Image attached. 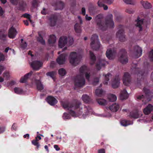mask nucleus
<instances>
[{
    "label": "nucleus",
    "instance_id": "1",
    "mask_svg": "<svg viewBox=\"0 0 153 153\" xmlns=\"http://www.w3.org/2000/svg\"><path fill=\"white\" fill-rule=\"evenodd\" d=\"M63 107L69 111L70 114L73 117L80 116L82 115L85 118L92 111V109L89 106H84L82 108L80 102L76 103L63 102L62 104Z\"/></svg>",
    "mask_w": 153,
    "mask_h": 153
},
{
    "label": "nucleus",
    "instance_id": "2",
    "mask_svg": "<svg viewBox=\"0 0 153 153\" xmlns=\"http://www.w3.org/2000/svg\"><path fill=\"white\" fill-rule=\"evenodd\" d=\"M113 16L110 14L107 17L105 21L102 20L103 18V15L102 14H99L96 16L94 18L97 27L100 29L104 30L108 27H113L114 23L112 21Z\"/></svg>",
    "mask_w": 153,
    "mask_h": 153
},
{
    "label": "nucleus",
    "instance_id": "3",
    "mask_svg": "<svg viewBox=\"0 0 153 153\" xmlns=\"http://www.w3.org/2000/svg\"><path fill=\"white\" fill-rule=\"evenodd\" d=\"M87 68L86 66L83 65L82 66L79 70V74L76 75L74 79V85L78 87H82L85 85V83L84 78L85 74L86 79L88 81L89 80L90 73L87 72Z\"/></svg>",
    "mask_w": 153,
    "mask_h": 153
},
{
    "label": "nucleus",
    "instance_id": "4",
    "mask_svg": "<svg viewBox=\"0 0 153 153\" xmlns=\"http://www.w3.org/2000/svg\"><path fill=\"white\" fill-rule=\"evenodd\" d=\"M73 38L70 36H62L61 37L59 41L58 46L59 48H62L66 45L70 46L74 43Z\"/></svg>",
    "mask_w": 153,
    "mask_h": 153
},
{
    "label": "nucleus",
    "instance_id": "5",
    "mask_svg": "<svg viewBox=\"0 0 153 153\" xmlns=\"http://www.w3.org/2000/svg\"><path fill=\"white\" fill-rule=\"evenodd\" d=\"M70 64L73 66H76L80 62L79 55L75 52H71L68 57Z\"/></svg>",
    "mask_w": 153,
    "mask_h": 153
},
{
    "label": "nucleus",
    "instance_id": "6",
    "mask_svg": "<svg viewBox=\"0 0 153 153\" xmlns=\"http://www.w3.org/2000/svg\"><path fill=\"white\" fill-rule=\"evenodd\" d=\"M143 91L145 93V96L143 95H139L137 97V99L138 100H142L143 102L146 100V102H145L144 103L146 104V103L150 100V98L153 96V93L151 92L148 89L146 88H143Z\"/></svg>",
    "mask_w": 153,
    "mask_h": 153
},
{
    "label": "nucleus",
    "instance_id": "7",
    "mask_svg": "<svg viewBox=\"0 0 153 153\" xmlns=\"http://www.w3.org/2000/svg\"><path fill=\"white\" fill-rule=\"evenodd\" d=\"M91 46L94 50H98L101 47L100 42L98 39V36L96 34L93 35L91 37Z\"/></svg>",
    "mask_w": 153,
    "mask_h": 153
},
{
    "label": "nucleus",
    "instance_id": "8",
    "mask_svg": "<svg viewBox=\"0 0 153 153\" xmlns=\"http://www.w3.org/2000/svg\"><path fill=\"white\" fill-rule=\"evenodd\" d=\"M118 60L123 64H125L128 62V59L126 52L124 50L120 51L119 54Z\"/></svg>",
    "mask_w": 153,
    "mask_h": 153
},
{
    "label": "nucleus",
    "instance_id": "9",
    "mask_svg": "<svg viewBox=\"0 0 153 153\" xmlns=\"http://www.w3.org/2000/svg\"><path fill=\"white\" fill-rule=\"evenodd\" d=\"M122 80L123 83L125 85H129L131 83V79L130 74L128 72L124 73Z\"/></svg>",
    "mask_w": 153,
    "mask_h": 153
},
{
    "label": "nucleus",
    "instance_id": "10",
    "mask_svg": "<svg viewBox=\"0 0 153 153\" xmlns=\"http://www.w3.org/2000/svg\"><path fill=\"white\" fill-rule=\"evenodd\" d=\"M68 56L67 53H63L60 55L56 59L57 62L59 65L64 64Z\"/></svg>",
    "mask_w": 153,
    "mask_h": 153
},
{
    "label": "nucleus",
    "instance_id": "11",
    "mask_svg": "<svg viewBox=\"0 0 153 153\" xmlns=\"http://www.w3.org/2000/svg\"><path fill=\"white\" fill-rule=\"evenodd\" d=\"M30 65L34 70H38L42 66V63L39 61L35 60L31 62Z\"/></svg>",
    "mask_w": 153,
    "mask_h": 153
},
{
    "label": "nucleus",
    "instance_id": "12",
    "mask_svg": "<svg viewBox=\"0 0 153 153\" xmlns=\"http://www.w3.org/2000/svg\"><path fill=\"white\" fill-rule=\"evenodd\" d=\"M116 54V52L113 49H108L106 52L107 57L110 60L113 59L115 57Z\"/></svg>",
    "mask_w": 153,
    "mask_h": 153
},
{
    "label": "nucleus",
    "instance_id": "13",
    "mask_svg": "<svg viewBox=\"0 0 153 153\" xmlns=\"http://www.w3.org/2000/svg\"><path fill=\"white\" fill-rule=\"evenodd\" d=\"M142 54V49L141 48L138 46H135L134 48L133 56L135 58H137L140 56Z\"/></svg>",
    "mask_w": 153,
    "mask_h": 153
},
{
    "label": "nucleus",
    "instance_id": "14",
    "mask_svg": "<svg viewBox=\"0 0 153 153\" xmlns=\"http://www.w3.org/2000/svg\"><path fill=\"white\" fill-rule=\"evenodd\" d=\"M120 79L118 76L115 77L112 82L111 85L113 88H117L119 86Z\"/></svg>",
    "mask_w": 153,
    "mask_h": 153
},
{
    "label": "nucleus",
    "instance_id": "15",
    "mask_svg": "<svg viewBox=\"0 0 153 153\" xmlns=\"http://www.w3.org/2000/svg\"><path fill=\"white\" fill-rule=\"evenodd\" d=\"M17 34L16 29L13 27H11L9 30L8 33V37L11 39H13Z\"/></svg>",
    "mask_w": 153,
    "mask_h": 153
},
{
    "label": "nucleus",
    "instance_id": "16",
    "mask_svg": "<svg viewBox=\"0 0 153 153\" xmlns=\"http://www.w3.org/2000/svg\"><path fill=\"white\" fill-rule=\"evenodd\" d=\"M116 36L121 42L124 41L125 40V36L123 34V30L122 29L118 31L116 33Z\"/></svg>",
    "mask_w": 153,
    "mask_h": 153
},
{
    "label": "nucleus",
    "instance_id": "17",
    "mask_svg": "<svg viewBox=\"0 0 153 153\" xmlns=\"http://www.w3.org/2000/svg\"><path fill=\"white\" fill-rule=\"evenodd\" d=\"M136 64H133L132 65V68H131L133 71H134V72H135V73L137 74V76H139L140 77H141V78L142 76L144 75L145 76L146 74H145L144 73H143V72L142 71H139V70L138 68H136Z\"/></svg>",
    "mask_w": 153,
    "mask_h": 153
},
{
    "label": "nucleus",
    "instance_id": "18",
    "mask_svg": "<svg viewBox=\"0 0 153 153\" xmlns=\"http://www.w3.org/2000/svg\"><path fill=\"white\" fill-rule=\"evenodd\" d=\"M153 110V106L150 104H149L146 108H144L143 111L146 115L149 114Z\"/></svg>",
    "mask_w": 153,
    "mask_h": 153
},
{
    "label": "nucleus",
    "instance_id": "19",
    "mask_svg": "<svg viewBox=\"0 0 153 153\" xmlns=\"http://www.w3.org/2000/svg\"><path fill=\"white\" fill-rule=\"evenodd\" d=\"M46 100L51 105H54L57 102V101L55 98L51 96L48 97Z\"/></svg>",
    "mask_w": 153,
    "mask_h": 153
},
{
    "label": "nucleus",
    "instance_id": "20",
    "mask_svg": "<svg viewBox=\"0 0 153 153\" xmlns=\"http://www.w3.org/2000/svg\"><path fill=\"white\" fill-rule=\"evenodd\" d=\"M106 63H107V62L104 59L101 60L96 65V69L98 70H100L101 68L102 67H104Z\"/></svg>",
    "mask_w": 153,
    "mask_h": 153
},
{
    "label": "nucleus",
    "instance_id": "21",
    "mask_svg": "<svg viewBox=\"0 0 153 153\" xmlns=\"http://www.w3.org/2000/svg\"><path fill=\"white\" fill-rule=\"evenodd\" d=\"M140 3L143 7L146 9H151L152 7L151 4L148 1L142 0L140 1Z\"/></svg>",
    "mask_w": 153,
    "mask_h": 153
},
{
    "label": "nucleus",
    "instance_id": "22",
    "mask_svg": "<svg viewBox=\"0 0 153 153\" xmlns=\"http://www.w3.org/2000/svg\"><path fill=\"white\" fill-rule=\"evenodd\" d=\"M109 108L111 111L116 112L119 109L120 105L117 103H114L110 106Z\"/></svg>",
    "mask_w": 153,
    "mask_h": 153
},
{
    "label": "nucleus",
    "instance_id": "23",
    "mask_svg": "<svg viewBox=\"0 0 153 153\" xmlns=\"http://www.w3.org/2000/svg\"><path fill=\"white\" fill-rule=\"evenodd\" d=\"M141 112L137 110L132 111L130 113V116L132 118H137L141 114Z\"/></svg>",
    "mask_w": 153,
    "mask_h": 153
},
{
    "label": "nucleus",
    "instance_id": "24",
    "mask_svg": "<svg viewBox=\"0 0 153 153\" xmlns=\"http://www.w3.org/2000/svg\"><path fill=\"white\" fill-rule=\"evenodd\" d=\"M33 74L32 71H30L29 73L25 75L24 76L21 77L20 80V82L21 83H25L29 78Z\"/></svg>",
    "mask_w": 153,
    "mask_h": 153
},
{
    "label": "nucleus",
    "instance_id": "25",
    "mask_svg": "<svg viewBox=\"0 0 153 153\" xmlns=\"http://www.w3.org/2000/svg\"><path fill=\"white\" fill-rule=\"evenodd\" d=\"M57 17L55 16H52L49 18V25L51 26H54L56 24Z\"/></svg>",
    "mask_w": 153,
    "mask_h": 153
},
{
    "label": "nucleus",
    "instance_id": "26",
    "mask_svg": "<svg viewBox=\"0 0 153 153\" xmlns=\"http://www.w3.org/2000/svg\"><path fill=\"white\" fill-rule=\"evenodd\" d=\"M143 19L139 20V19H138L135 22H136V24H135L136 26L139 28V31H141L142 30V25H143Z\"/></svg>",
    "mask_w": 153,
    "mask_h": 153
},
{
    "label": "nucleus",
    "instance_id": "27",
    "mask_svg": "<svg viewBox=\"0 0 153 153\" xmlns=\"http://www.w3.org/2000/svg\"><path fill=\"white\" fill-rule=\"evenodd\" d=\"M82 99L85 102L88 103L91 101V97L87 94H83L82 97Z\"/></svg>",
    "mask_w": 153,
    "mask_h": 153
},
{
    "label": "nucleus",
    "instance_id": "28",
    "mask_svg": "<svg viewBox=\"0 0 153 153\" xmlns=\"http://www.w3.org/2000/svg\"><path fill=\"white\" fill-rule=\"evenodd\" d=\"M128 97V95L126 90H124L121 91L120 98V99L122 100H124L126 99Z\"/></svg>",
    "mask_w": 153,
    "mask_h": 153
},
{
    "label": "nucleus",
    "instance_id": "29",
    "mask_svg": "<svg viewBox=\"0 0 153 153\" xmlns=\"http://www.w3.org/2000/svg\"><path fill=\"white\" fill-rule=\"evenodd\" d=\"M56 37L54 35H50L48 39V42L50 45L53 44L56 42Z\"/></svg>",
    "mask_w": 153,
    "mask_h": 153
},
{
    "label": "nucleus",
    "instance_id": "30",
    "mask_svg": "<svg viewBox=\"0 0 153 153\" xmlns=\"http://www.w3.org/2000/svg\"><path fill=\"white\" fill-rule=\"evenodd\" d=\"M43 32L42 31L38 32V34L39 37L37 38V40L42 45H44L45 43V42L43 39L42 36V35L43 34Z\"/></svg>",
    "mask_w": 153,
    "mask_h": 153
},
{
    "label": "nucleus",
    "instance_id": "31",
    "mask_svg": "<svg viewBox=\"0 0 153 153\" xmlns=\"http://www.w3.org/2000/svg\"><path fill=\"white\" fill-rule=\"evenodd\" d=\"M120 123L121 125L124 126H126L130 125L133 124V122L131 121H128L126 120H123L120 122Z\"/></svg>",
    "mask_w": 153,
    "mask_h": 153
},
{
    "label": "nucleus",
    "instance_id": "32",
    "mask_svg": "<svg viewBox=\"0 0 153 153\" xmlns=\"http://www.w3.org/2000/svg\"><path fill=\"white\" fill-rule=\"evenodd\" d=\"M90 54L91 59L90 64L92 65L94 64L96 58L94 54L91 51H90Z\"/></svg>",
    "mask_w": 153,
    "mask_h": 153
},
{
    "label": "nucleus",
    "instance_id": "33",
    "mask_svg": "<svg viewBox=\"0 0 153 153\" xmlns=\"http://www.w3.org/2000/svg\"><path fill=\"white\" fill-rule=\"evenodd\" d=\"M105 76V80L103 82V83L105 85H107L108 82L111 76V75L109 73H108L107 74L103 75Z\"/></svg>",
    "mask_w": 153,
    "mask_h": 153
},
{
    "label": "nucleus",
    "instance_id": "34",
    "mask_svg": "<svg viewBox=\"0 0 153 153\" xmlns=\"http://www.w3.org/2000/svg\"><path fill=\"white\" fill-rule=\"evenodd\" d=\"M108 99L110 101L114 102L116 100L117 97L115 95L110 94L108 95Z\"/></svg>",
    "mask_w": 153,
    "mask_h": 153
},
{
    "label": "nucleus",
    "instance_id": "35",
    "mask_svg": "<svg viewBox=\"0 0 153 153\" xmlns=\"http://www.w3.org/2000/svg\"><path fill=\"white\" fill-rule=\"evenodd\" d=\"M104 91L101 89H97L95 91L96 95L98 97H101L104 94Z\"/></svg>",
    "mask_w": 153,
    "mask_h": 153
},
{
    "label": "nucleus",
    "instance_id": "36",
    "mask_svg": "<svg viewBox=\"0 0 153 153\" xmlns=\"http://www.w3.org/2000/svg\"><path fill=\"white\" fill-rule=\"evenodd\" d=\"M14 91L16 94H22L24 93L23 89L20 88H14Z\"/></svg>",
    "mask_w": 153,
    "mask_h": 153
},
{
    "label": "nucleus",
    "instance_id": "37",
    "mask_svg": "<svg viewBox=\"0 0 153 153\" xmlns=\"http://www.w3.org/2000/svg\"><path fill=\"white\" fill-rule=\"evenodd\" d=\"M27 7V4L26 2L22 1L19 3V7L20 10H24Z\"/></svg>",
    "mask_w": 153,
    "mask_h": 153
},
{
    "label": "nucleus",
    "instance_id": "38",
    "mask_svg": "<svg viewBox=\"0 0 153 153\" xmlns=\"http://www.w3.org/2000/svg\"><path fill=\"white\" fill-rule=\"evenodd\" d=\"M36 83L37 85V88L38 90L41 91L43 89V86L40 81L38 80H36Z\"/></svg>",
    "mask_w": 153,
    "mask_h": 153
},
{
    "label": "nucleus",
    "instance_id": "39",
    "mask_svg": "<svg viewBox=\"0 0 153 153\" xmlns=\"http://www.w3.org/2000/svg\"><path fill=\"white\" fill-rule=\"evenodd\" d=\"M97 101L101 105H105L107 104V101L104 99H98L97 100Z\"/></svg>",
    "mask_w": 153,
    "mask_h": 153
},
{
    "label": "nucleus",
    "instance_id": "40",
    "mask_svg": "<svg viewBox=\"0 0 153 153\" xmlns=\"http://www.w3.org/2000/svg\"><path fill=\"white\" fill-rule=\"evenodd\" d=\"M97 4L100 7H103L104 10H107L108 9V7L104 3H102L101 1H98Z\"/></svg>",
    "mask_w": 153,
    "mask_h": 153
},
{
    "label": "nucleus",
    "instance_id": "41",
    "mask_svg": "<svg viewBox=\"0 0 153 153\" xmlns=\"http://www.w3.org/2000/svg\"><path fill=\"white\" fill-rule=\"evenodd\" d=\"M54 6H56L57 7L58 9H62L63 8L64 6V3L61 1H59L55 5H53Z\"/></svg>",
    "mask_w": 153,
    "mask_h": 153
},
{
    "label": "nucleus",
    "instance_id": "42",
    "mask_svg": "<svg viewBox=\"0 0 153 153\" xmlns=\"http://www.w3.org/2000/svg\"><path fill=\"white\" fill-rule=\"evenodd\" d=\"M56 74V72L53 71L48 72L46 74L47 76H50L53 79H54V76Z\"/></svg>",
    "mask_w": 153,
    "mask_h": 153
},
{
    "label": "nucleus",
    "instance_id": "43",
    "mask_svg": "<svg viewBox=\"0 0 153 153\" xmlns=\"http://www.w3.org/2000/svg\"><path fill=\"white\" fill-rule=\"evenodd\" d=\"M74 27L75 31L77 33L81 32V29L80 25L78 24H76L74 26Z\"/></svg>",
    "mask_w": 153,
    "mask_h": 153
},
{
    "label": "nucleus",
    "instance_id": "44",
    "mask_svg": "<svg viewBox=\"0 0 153 153\" xmlns=\"http://www.w3.org/2000/svg\"><path fill=\"white\" fill-rule=\"evenodd\" d=\"M59 74L62 76H64L66 74V71L63 68L60 69L58 71Z\"/></svg>",
    "mask_w": 153,
    "mask_h": 153
},
{
    "label": "nucleus",
    "instance_id": "45",
    "mask_svg": "<svg viewBox=\"0 0 153 153\" xmlns=\"http://www.w3.org/2000/svg\"><path fill=\"white\" fill-rule=\"evenodd\" d=\"M3 77L7 79H9L10 77V74L9 72L7 71H4L3 74Z\"/></svg>",
    "mask_w": 153,
    "mask_h": 153
},
{
    "label": "nucleus",
    "instance_id": "46",
    "mask_svg": "<svg viewBox=\"0 0 153 153\" xmlns=\"http://www.w3.org/2000/svg\"><path fill=\"white\" fill-rule=\"evenodd\" d=\"M99 1H102V3H103L104 4H111L113 2V0H99Z\"/></svg>",
    "mask_w": 153,
    "mask_h": 153
},
{
    "label": "nucleus",
    "instance_id": "47",
    "mask_svg": "<svg viewBox=\"0 0 153 153\" xmlns=\"http://www.w3.org/2000/svg\"><path fill=\"white\" fill-rule=\"evenodd\" d=\"M123 1L127 4H133L135 2V0H123Z\"/></svg>",
    "mask_w": 153,
    "mask_h": 153
},
{
    "label": "nucleus",
    "instance_id": "48",
    "mask_svg": "<svg viewBox=\"0 0 153 153\" xmlns=\"http://www.w3.org/2000/svg\"><path fill=\"white\" fill-rule=\"evenodd\" d=\"M6 34H4L1 31H0V39L4 40L5 39V38L6 37Z\"/></svg>",
    "mask_w": 153,
    "mask_h": 153
},
{
    "label": "nucleus",
    "instance_id": "49",
    "mask_svg": "<svg viewBox=\"0 0 153 153\" xmlns=\"http://www.w3.org/2000/svg\"><path fill=\"white\" fill-rule=\"evenodd\" d=\"M63 118L65 120L69 119L71 118V116L69 114L67 113H65L63 116Z\"/></svg>",
    "mask_w": 153,
    "mask_h": 153
},
{
    "label": "nucleus",
    "instance_id": "50",
    "mask_svg": "<svg viewBox=\"0 0 153 153\" xmlns=\"http://www.w3.org/2000/svg\"><path fill=\"white\" fill-rule=\"evenodd\" d=\"M32 143L33 145L36 146L38 149L39 148L40 146V145L38 142L37 141H36V140H32Z\"/></svg>",
    "mask_w": 153,
    "mask_h": 153
},
{
    "label": "nucleus",
    "instance_id": "51",
    "mask_svg": "<svg viewBox=\"0 0 153 153\" xmlns=\"http://www.w3.org/2000/svg\"><path fill=\"white\" fill-rule=\"evenodd\" d=\"M126 12L129 14H132L134 12V11L131 9L128 8L126 10Z\"/></svg>",
    "mask_w": 153,
    "mask_h": 153
},
{
    "label": "nucleus",
    "instance_id": "52",
    "mask_svg": "<svg viewBox=\"0 0 153 153\" xmlns=\"http://www.w3.org/2000/svg\"><path fill=\"white\" fill-rule=\"evenodd\" d=\"M5 69V67L3 65L0 64V75H1L3 71Z\"/></svg>",
    "mask_w": 153,
    "mask_h": 153
},
{
    "label": "nucleus",
    "instance_id": "53",
    "mask_svg": "<svg viewBox=\"0 0 153 153\" xmlns=\"http://www.w3.org/2000/svg\"><path fill=\"white\" fill-rule=\"evenodd\" d=\"M5 59L4 55L2 53H0V62L4 61Z\"/></svg>",
    "mask_w": 153,
    "mask_h": 153
},
{
    "label": "nucleus",
    "instance_id": "54",
    "mask_svg": "<svg viewBox=\"0 0 153 153\" xmlns=\"http://www.w3.org/2000/svg\"><path fill=\"white\" fill-rule=\"evenodd\" d=\"M149 57L153 61V50H152L149 52Z\"/></svg>",
    "mask_w": 153,
    "mask_h": 153
},
{
    "label": "nucleus",
    "instance_id": "55",
    "mask_svg": "<svg viewBox=\"0 0 153 153\" xmlns=\"http://www.w3.org/2000/svg\"><path fill=\"white\" fill-rule=\"evenodd\" d=\"M99 78H97L94 79V81L93 82V84L94 85H95L96 84L99 82Z\"/></svg>",
    "mask_w": 153,
    "mask_h": 153
},
{
    "label": "nucleus",
    "instance_id": "56",
    "mask_svg": "<svg viewBox=\"0 0 153 153\" xmlns=\"http://www.w3.org/2000/svg\"><path fill=\"white\" fill-rule=\"evenodd\" d=\"M10 1L13 4L16 5L18 4V0H10Z\"/></svg>",
    "mask_w": 153,
    "mask_h": 153
},
{
    "label": "nucleus",
    "instance_id": "57",
    "mask_svg": "<svg viewBox=\"0 0 153 153\" xmlns=\"http://www.w3.org/2000/svg\"><path fill=\"white\" fill-rule=\"evenodd\" d=\"M9 50L12 51L13 53H14V51L13 49L10 48L9 47L7 48L4 50V52L5 53H7Z\"/></svg>",
    "mask_w": 153,
    "mask_h": 153
},
{
    "label": "nucleus",
    "instance_id": "58",
    "mask_svg": "<svg viewBox=\"0 0 153 153\" xmlns=\"http://www.w3.org/2000/svg\"><path fill=\"white\" fill-rule=\"evenodd\" d=\"M4 12V11L3 10L2 8L0 7V16L3 17Z\"/></svg>",
    "mask_w": 153,
    "mask_h": 153
},
{
    "label": "nucleus",
    "instance_id": "59",
    "mask_svg": "<svg viewBox=\"0 0 153 153\" xmlns=\"http://www.w3.org/2000/svg\"><path fill=\"white\" fill-rule=\"evenodd\" d=\"M23 16L24 17L27 18L28 19V20H29L30 19V15L29 14L25 13L23 15Z\"/></svg>",
    "mask_w": 153,
    "mask_h": 153
},
{
    "label": "nucleus",
    "instance_id": "60",
    "mask_svg": "<svg viewBox=\"0 0 153 153\" xmlns=\"http://www.w3.org/2000/svg\"><path fill=\"white\" fill-rule=\"evenodd\" d=\"M27 43L26 42H25L24 43H22L21 44V46L22 48L23 49H25L26 48L27 46Z\"/></svg>",
    "mask_w": 153,
    "mask_h": 153
},
{
    "label": "nucleus",
    "instance_id": "61",
    "mask_svg": "<svg viewBox=\"0 0 153 153\" xmlns=\"http://www.w3.org/2000/svg\"><path fill=\"white\" fill-rule=\"evenodd\" d=\"M5 128L4 127H0V133H1L4 131Z\"/></svg>",
    "mask_w": 153,
    "mask_h": 153
},
{
    "label": "nucleus",
    "instance_id": "62",
    "mask_svg": "<svg viewBox=\"0 0 153 153\" xmlns=\"http://www.w3.org/2000/svg\"><path fill=\"white\" fill-rule=\"evenodd\" d=\"M17 129V127L15 123H13L11 127V129L16 130Z\"/></svg>",
    "mask_w": 153,
    "mask_h": 153
},
{
    "label": "nucleus",
    "instance_id": "63",
    "mask_svg": "<svg viewBox=\"0 0 153 153\" xmlns=\"http://www.w3.org/2000/svg\"><path fill=\"white\" fill-rule=\"evenodd\" d=\"M37 2V0H33L32 2L33 5L34 6H36Z\"/></svg>",
    "mask_w": 153,
    "mask_h": 153
},
{
    "label": "nucleus",
    "instance_id": "64",
    "mask_svg": "<svg viewBox=\"0 0 153 153\" xmlns=\"http://www.w3.org/2000/svg\"><path fill=\"white\" fill-rule=\"evenodd\" d=\"M98 153H105V151L104 149H101L98 151Z\"/></svg>",
    "mask_w": 153,
    "mask_h": 153
}]
</instances>
